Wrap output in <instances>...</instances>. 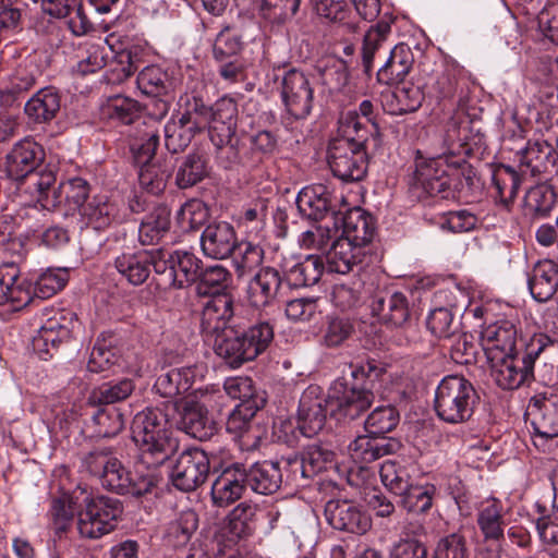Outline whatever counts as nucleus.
Masks as SVG:
<instances>
[{
	"label": "nucleus",
	"mask_w": 558,
	"mask_h": 558,
	"mask_svg": "<svg viewBox=\"0 0 558 558\" xmlns=\"http://www.w3.org/2000/svg\"><path fill=\"white\" fill-rule=\"evenodd\" d=\"M233 316V301L229 294L210 298L203 306L201 330L214 340L215 353L231 367H240L255 360L274 339V328L262 322L239 332L228 327Z\"/></svg>",
	"instance_id": "f257e3e1"
},
{
	"label": "nucleus",
	"mask_w": 558,
	"mask_h": 558,
	"mask_svg": "<svg viewBox=\"0 0 558 558\" xmlns=\"http://www.w3.org/2000/svg\"><path fill=\"white\" fill-rule=\"evenodd\" d=\"M82 466L97 476L104 488L119 495L142 497L151 492L157 483L156 469L137 465L134 473L128 471L110 448H96L82 459Z\"/></svg>",
	"instance_id": "f03ea898"
},
{
	"label": "nucleus",
	"mask_w": 558,
	"mask_h": 558,
	"mask_svg": "<svg viewBox=\"0 0 558 558\" xmlns=\"http://www.w3.org/2000/svg\"><path fill=\"white\" fill-rule=\"evenodd\" d=\"M132 438L138 447L137 465L157 469L174 452L169 414L160 408H146L132 422Z\"/></svg>",
	"instance_id": "7ed1b4c3"
},
{
	"label": "nucleus",
	"mask_w": 558,
	"mask_h": 558,
	"mask_svg": "<svg viewBox=\"0 0 558 558\" xmlns=\"http://www.w3.org/2000/svg\"><path fill=\"white\" fill-rule=\"evenodd\" d=\"M473 384L463 376L448 375L435 391L434 409L437 416L447 423L458 424L471 418L478 402Z\"/></svg>",
	"instance_id": "20e7f679"
},
{
	"label": "nucleus",
	"mask_w": 558,
	"mask_h": 558,
	"mask_svg": "<svg viewBox=\"0 0 558 558\" xmlns=\"http://www.w3.org/2000/svg\"><path fill=\"white\" fill-rule=\"evenodd\" d=\"M553 341L545 333H536L526 345L523 356L518 354L506 355L492 364L490 375L495 384L504 390L518 389L530 385L534 379V362L541 352Z\"/></svg>",
	"instance_id": "39448f33"
},
{
	"label": "nucleus",
	"mask_w": 558,
	"mask_h": 558,
	"mask_svg": "<svg viewBox=\"0 0 558 558\" xmlns=\"http://www.w3.org/2000/svg\"><path fill=\"white\" fill-rule=\"evenodd\" d=\"M81 495L84 496V508L77 512L81 536L96 539L113 531L123 511L121 501L106 496L89 498L83 490Z\"/></svg>",
	"instance_id": "423d86ee"
},
{
	"label": "nucleus",
	"mask_w": 558,
	"mask_h": 558,
	"mask_svg": "<svg viewBox=\"0 0 558 558\" xmlns=\"http://www.w3.org/2000/svg\"><path fill=\"white\" fill-rule=\"evenodd\" d=\"M330 414L338 418L355 420L374 402V393L364 383L349 377L333 381L328 392Z\"/></svg>",
	"instance_id": "0eeeda50"
},
{
	"label": "nucleus",
	"mask_w": 558,
	"mask_h": 558,
	"mask_svg": "<svg viewBox=\"0 0 558 558\" xmlns=\"http://www.w3.org/2000/svg\"><path fill=\"white\" fill-rule=\"evenodd\" d=\"M445 162L441 157L416 160L415 170L409 181L410 191L415 197H454Z\"/></svg>",
	"instance_id": "6e6552de"
},
{
	"label": "nucleus",
	"mask_w": 558,
	"mask_h": 558,
	"mask_svg": "<svg viewBox=\"0 0 558 558\" xmlns=\"http://www.w3.org/2000/svg\"><path fill=\"white\" fill-rule=\"evenodd\" d=\"M198 117L204 123H209V135L211 142L218 146H233L235 136L238 106L233 98L223 96L210 108L201 106Z\"/></svg>",
	"instance_id": "1a4fd4ad"
},
{
	"label": "nucleus",
	"mask_w": 558,
	"mask_h": 558,
	"mask_svg": "<svg viewBox=\"0 0 558 558\" xmlns=\"http://www.w3.org/2000/svg\"><path fill=\"white\" fill-rule=\"evenodd\" d=\"M280 96L287 112L295 119H305L313 109L314 89L310 77L302 71H284Z\"/></svg>",
	"instance_id": "9d476101"
},
{
	"label": "nucleus",
	"mask_w": 558,
	"mask_h": 558,
	"mask_svg": "<svg viewBox=\"0 0 558 558\" xmlns=\"http://www.w3.org/2000/svg\"><path fill=\"white\" fill-rule=\"evenodd\" d=\"M327 163L332 174L343 182L361 181L367 172L365 148H354L345 142H329Z\"/></svg>",
	"instance_id": "9b49d317"
},
{
	"label": "nucleus",
	"mask_w": 558,
	"mask_h": 558,
	"mask_svg": "<svg viewBox=\"0 0 558 558\" xmlns=\"http://www.w3.org/2000/svg\"><path fill=\"white\" fill-rule=\"evenodd\" d=\"M210 462L204 449L192 448L183 451L173 466L172 483L182 492H192L208 477Z\"/></svg>",
	"instance_id": "f8f14e48"
},
{
	"label": "nucleus",
	"mask_w": 558,
	"mask_h": 558,
	"mask_svg": "<svg viewBox=\"0 0 558 558\" xmlns=\"http://www.w3.org/2000/svg\"><path fill=\"white\" fill-rule=\"evenodd\" d=\"M343 202L342 196H337L324 184H313L303 187L296 197V207L300 214L310 219L319 221L331 215L338 220L340 210L337 206Z\"/></svg>",
	"instance_id": "ddd939ff"
},
{
	"label": "nucleus",
	"mask_w": 558,
	"mask_h": 558,
	"mask_svg": "<svg viewBox=\"0 0 558 558\" xmlns=\"http://www.w3.org/2000/svg\"><path fill=\"white\" fill-rule=\"evenodd\" d=\"M45 158V150L31 137L16 142L5 156V173L14 180L21 181L32 177L35 181V172Z\"/></svg>",
	"instance_id": "4468645a"
},
{
	"label": "nucleus",
	"mask_w": 558,
	"mask_h": 558,
	"mask_svg": "<svg viewBox=\"0 0 558 558\" xmlns=\"http://www.w3.org/2000/svg\"><path fill=\"white\" fill-rule=\"evenodd\" d=\"M328 396L319 386L311 385L302 393L298 409L299 429L305 437H313L326 423Z\"/></svg>",
	"instance_id": "2eb2a0df"
},
{
	"label": "nucleus",
	"mask_w": 558,
	"mask_h": 558,
	"mask_svg": "<svg viewBox=\"0 0 558 558\" xmlns=\"http://www.w3.org/2000/svg\"><path fill=\"white\" fill-rule=\"evenodd\" d=\"M209 395H202V400L186 398L180 409V428L198 440H208L217 432L215 421L209 416L207 401Z\"/></svg>",
	"instance_id": "dca6fc26"
},
{
	"label": "nucleus",
	"mask_w": 558,
	"mask_h": 558,
	"mask_svg": "<svg viewBox=\"0 0 558 558\" xmlns=\"http://www.w3.org/2000/svg\"><path fill=\"white\" fill-rule=\"evenodd\" d=\"M136 84L143 94L158 98L154 114L159 119L163 118L170 109V94L174 87L169 73L160 66L148 65L138 73Z\"/></svg>",
	"instance_id": "f3484780"
},
{
	"label": "nucleus",
	"mask_w": 558,
	"mask_h": 558,
	"mask_svg": "<svg viewBox=\"0 0 558 558\" xmlns=\"http://www.w3.org/2000/svg\"><path fill=\"white\" fill-rule=\"evenodd\" d=\"M517 159L521 174L534 178L550 173L556 168L558 154L547 141H529L517 153Z\"/></svg>",
	"instance_id": "a211bd4d"
},
{
	"label": "nucleus",
	"mask_w": 558,
	"mask_h": 558,
	"mask_svg": "<svg viewBox=\"0 0 558 558\" xmlns=\"http://www.w3.org/2000/svg\"><path fill=\"white\" fill-rule=\"evenodd\" d=\"M204 128L205 123L198 117L197 106L195 112L185 111L172 117L165 125L166 148L172 154L183 151L191 144L195 134Z\"/></svg>",
	"instance_id": "6ab92c4d"
},
{
	"label": "nucleus",
	"mask_w": 558,
	"mask_h": 558,
	"mask_svg": "<svg viewBox=\"0 0 558 558\" xmlns=\"http://www.w3.org/2000/svg\"><path fill=\"white\" fill-rule=\"evenodd\" d=\"M327 522L336 530L364 534L371 527L369 518L354 504L347 500H329L325 506Z\"/></svg>",
	"instance_id": "aec40b11"
},
{
	"label": "nucleus",
	"mask_w": 558,
	"mask_h": 558,
	"mask_svg": "<svg viewBox=\"0 0 558 558\" xmlns=\"http://www.w3.org/2000/svg\"><path fill=\"white\" fill-rule=\"evenodd\" d=\"M32 300L31 286L21 277L14 264L0 266V305L9 306V311H20Z\"/></svg>",
	"instance_id": "412c9836"
},
{
	"label": "nucleus",
	"mask_w": 558,
	"mask_h": 558,
	"mask_svg": "<svg viewBox=\"0 0 558 558\" xmlns=\"http://www.w3.org/2000/svg\"><path fill=\"white\" fill-rule=\"evenodd\" d=\"M281 286L282 276L278 269L262 267L247 283L246 299L254 307L269 306L277 300Z\"/></svg>",
	"instance_id": "4be33fe9"
},
{
	"label": "nucleus",
	"mask_w": 558,
	"mask_h": 558,
	"mask_svg": "<svg viewBox=\"0 0 558 558\" xmlns=\"http://www.w3.org/2000/svg\"><path fill=\"white\" fill-rule=\"evenodd\" d=\"M481 341L488 361L512 355L517 342V328L510 320L496 322L482 330Z\"/></svg>",
	"instance_id": "5701e85b"
},
{
	"label": "nucleus",
	"mask_w": 558,
	"mask_h": 558,
	"mask_svg": "<svg viewBox=\"0 0 558 558\" xmlns=\"http://www.w3.org/2000/svg\"><path fill=\"white\" fill-rule=\"evenodd\" d=\"M530 408L533 442L537 448H544L547 440L558 437V409L537 397L531 399Z\"/></svg>",
	"instance_id": "b1692460"
},
{
	"label": "nucleus",
	"mask_w": 558,
	"mask_h": 558,
	"mask_svg": "<svg viewBox=\"0 0 558 558\" xmlns=\"http://www.w3.org/2000/svg\"><path fill=\"white\" fill-rule=\"evenodd\" d=\"M244 466L235 463L226 468L211 485V500L217 507H227L243 495L246 487Z\"/></svg>",
	"instance_id": "393cba45"
},
{
	"label": "nucleus",
	"mask_w": 558,
	"mask_h": 558,
	"mask_svg": "<svg viewBox=\"0 0 558 558\" xmlns=\"http://www.w3.org/2000/svg\"><path fill=\"white\" fill-rule=\"evenodd\" d=\"M236 244L234 228L226 221L208 225L201 235V247L203 253L214 259L229 257Z\"/></svg>",
	"instance_id": "a878e982"
},
{
	"label": "nucleus",
	"mask_w": 558,
	"mask_h": 558,
	"mask_svg": "<svg viewBox=\"0 0 558 558\" xmlns=\"http://www.w3.org/2000/svg\"><path fill=\"white\" fill-rule=\"evenodd\" d=\"M339 222L342 227L340 238L365 250V246L372 241L375 232L373 217L362 208L353 207L347 209L344 214L340 210V215H338V223Z\"/></svg>",
	"instance_id": "bb28decb"
},
{
	"label": "nucleus",
	"mask_w": 558,
	"mask_h": 558,
	"mask_svg": "<svg viewBox=\"0 0 558 558\" xmlns=\"http://www.w3.org/2000/svg\"><path fill=\"white\" fill-rule=\"evenodd\" d=\"M62 97L56 87L37 90L24 105V113L34 124H48L61 110Z\"/></svg>",
	"instance_id": "cd10ccee"
},
{
	"label": "nucleus",
	"mask_w": 558,
	"mask_h": 558,
	"mask_svg": "<svg viewBox=\"0 0 558 558\" xmlns=\"http://www.w3.org/2000/svg\"><path fill=\"white\" fill-rule=\"evenodd\" d=\"M371 310L383 324L392 327L404 326L410 317L408 299L401 292L376 294Z\"/></svg>",
	"instance_id": "c85d7f7f"
},
{
	"label": "nucleus",
	"mask_w": 558,
	"mask_h": 558,
	"mask_svg": "<svg viewBox=\"0 0 558 558\" xmlns=\"http://www.w3.org/2000/svg\"><path fill=\"white\" fill-rule=\"evenodd\" d=\"M527 286L535 301H549L558 291V263L550 258L538 260L529 276Z\"/></svg>",
	"instance_id": "c756f323"
},
{
	"label": "nucleus",
	"mask_w": 558,
	"mask_h": 558,
	"mask_svg": "<svg viewBox=\"0 0 558 558\" xmlns=\"http://www.w3.org/2000/svg\"><path fill=\"white\" fill-rule=\"evenodd\" d=\"M365 250L348 240L337 238L325 253V268L329 272L345 275L363 263Z\"/></svg>",
	"instance_id": "7c9ffc66"
},
{
	"label": "nucleus",
	"mask_w": 558,
	"mask_h": 558,
	"mask_svg": "<svg viewBox=\"0 0 558 558\" xmlns=\"http://www.w3.org/2000/svg\"><path fill=\"white\" fill-rule=\"evenodd\" d=\"M122 220L118 204L109 201L106 196H94L80 214L81 223L95 230H105Z\"/></svg>",
	"instance_id": "2f4dec72"
},
{
	"label": "nucleus",
	"mask_w": 558,
	"mask_h": 558,
	"mask_svg": "<svg viewBox=\"0 0 558 558\" xmlns=\"http://www.w3.org/2000/svg\"><path fill=\"white\" fill-rule=\"evenodd\" d=\"M245 483L253 492L260 495L276 493L282 483V473L278 462L263 461L244 468Z\"/></svg>",
	"instance_id": "473e14b6"
},
{
	"label": "nucleus",
	"mask_w": 558,
	"mask_h": 558,
	"mask_svg": "<svg viewBox=\"0 0 558 558\" xmlns=\"http://www.w3.org/2000/svg\"><path fill=\"white\" fill-rule=\"evenodd\" d=\"M398 444L372 434L360 435L348 446L351 459L356 463H369L392 453Z\"/></svg>",
	"instance_id": "72a5a7b5"
},
{
	"label": "nucleus",
	"mask_w": 558,
	"mask_h": 558,
	"mask_svg": "<svg viewBox=\"0 0 558 558\" xmlns=\"http://www.w3.org/2000/svg\"><path fill=\"white\" fill-rule=\"evenodd\" d=\"M154 254L142 250L135 253H122L114 259L118 272L131 284L144 283L150 275Z\"/></svg>",
	"instance_id": "f704fd0d"
},
{
	"label": "nucleus",
	"mask_w": 558,
	"mask_h": 558,
	"mask_svg": "<svg viewBox=\"0 0 558 558\" xmlns=\"http://www.w3.org/2000/svg\"><path fill=\"white\" fill-rule=\"evenodd\" d=\"M414 63V54L407 44H398L391 50L385 64L378 70V82L392 85L402 82Z\"/></svg>",
	"instance_id": "c9c22d12"
},
{
	"label": "nucleus",
	"mask_w": 558,
	"mask_h": 558,
	"mask_svg": "<svg viewBox=\"0 0 558 558\" xmlns=\"http://www.w3.org/2000/svg\"><path fill=\"white\" fill-rule=\"evenodd\" d=\"M202 260L187 251H174L170 253V271L167 286L183 288L195 282L201 275Z\"/></svg>",
	"instance_id": "e433bc0d"
},
{
	"label": "nucleus",
	"mask_w": 558,
	"mask_h": 558,
	"mask_svg": "<svg viewBox=\"0 0 558 558\" xmlns=\"http://www.w3.org/2000/svg\"><path fill=\"white\" fill-rule=\"evenodd\" d=\"M256 506L248 502H241L227 517L222 529L223 535L232 543L246 538L255 530L254 520Z\"/></svg>",
	"instance_id": "4c0bfd02"
},
{
	"label": "nucleus",
	"mask_w": 558,
	"mask_h": 558,
	"mask_svg": "<svg viewBox=\"0 0 558 558\" xmlns=\"http://www.w3.org/2000/svg\"><path fill=\"white\" fill-rule=\"evenodd\" d=\"M477 524L485 539L499 541L504 537V507L500 500L489 498L477 509Z\"/></svg>",
	"instance_id": "58836bf2"
},
{
	"label": "nucleus",
	"mask_w": 558,
	"mask_h": 558,
	"mask_svg": "<svg viewBox=\"0 0 558 558\" xmlns=\"http://www.w3.org/2000/svg\"><path fill=\"white\" fill-rule=\"evenodd\" d=\"M325 269L322 257L308 255L303 260L289 266L284 264V274L290 286L295 288L310 287L319 281Z\"/></svg>",
	"instance_id": "ea45409f"
},
{
	"label": "nucleus",
	"mask_w": 558,
	"mask_h": 558,
	"mask_svg": "<svg viewBox=\"0 0 558 558\" xmlns=\"http://www.w3.org/2000/svg\"><path fill=\"white\" fill-rule=\"evenodd\" d=\"M194 378L195 372L191 367L172 368L158 376L154 388L159 396L174 399L192 388Z\"/></svg>",
	"instance_id": "a19ab883"
},
{
	"label": "nucleus",
	"mask_w": 558,
	"mask_h": 558,
	"mask_svg": "<svg viewBox=\"0 0 558 558\" xmlns=\"http://www.w3.org/2000/svg\"><path fill=\"white\" fill-rule=\"evenodd\" d=\"M557 195L554 189L547 184H537L529 189L523 198L525 216L532 219H545L550 216Z\"/></svg>",
	"instance_id": "79ce46f5"
},
{
	"label": "nucleus",
	"mask_w": 558,
	"mask_h": 558,
	"mask_svg": "<svg viewBox=\"0 0 558 558\" xmlns=\"http://www.w3.org/2000/svg\"><path fill=\"white\" fill-rule=\"evenodd\" d=\"M56 172L47 167L35 174L33 185L37 191V202L44 209L51 210L64 206L63 183L56 186Z\"/></svg>",
	"instance_id": "37998d69"
},
{
	"label": "nucleus",
	"mask_w": 558,
	"mask_h": 558,
	"mask_svg": "<svg viewBox=\"0 0 558 558\" xmlns=\"http://www.w3.org/2000/svg\"><path fill=\"white\" fill-rule=\"evenodd\" d=\"M521 180L517 171L509 166H501L493 173L496 203L507 211L518 194Z\"/></svg>",
	"instance_id": "c03bdc74"
},
{
	"label": "nucleus",
	"mask_w": 558,
	"mask_h": 558,
	"mask_svg": "<svg viewBox=\"0 0 558 558\" xmlns=\"http://www.w3.org/2000/svg\"><path fill=\"white\" fill-rule=\"evenodd\" d=\"M170 211L165 206L155 207L142 220L138 240L143 245L156 244L169 230Z\"/></svg>",
	"instance_id": "a18cd8bd"
},
{
	"label": "nucleus",
	"mask_w": 558,
	"mask_h": 558,
	"mask_svg": "<svg viewBox=\"0 0 558 558\" xmlns=\"http://www.w3.org/2000/svg\"><path fill=\"white\" fill-rule=\"evenodd\" d=\"M368 131L354 111L342 113L338 121L337 136L330 142H345L354 148H365Z\"/></svg>",
	"instance_id": "49530a36"
},
{
	"label": "nucleus",
	"mask_w": 558,
	"mask_h": 558,
	"mask_svg": "<svg viewBox=\"0 0 558 558\" xmlns=\"http://www.w3.org/2000/svg\"><path fill=\"white\" fill-rule=\"evenodd\" d=\"M390 32V24L386 21H380L365 33L361 50L362 64L367 74L373 70L376 53L387 48V39Z\"/></svg>",
	"instance_id": "de8ad7c7"
},
{
	"label": "nucleus",
	"mask_w": 558,
	"mask_h": 558,
	"mask_svg": "<svg viewBox=\"0 0 558 558\" xmlns=\"http://www.w3.org/2000/svg\"><path fill=\"white\" fill-rule=\"evenodd\" d=\"M383 485L396 496L403 494L412 483L410 465L397 460H386L379 469Z\"/></svg>",
	"instance_id": "09e8293b"
},
{
	"label": "nucleus",
	"mask_w": 558,
	"mask_h": 558,
	"mask_svg": "<svg viewBox=\"0 0 558 558\" xmlns=\"http://www.w3.org/2000/svg\"><path fill=\"white\" fill-rule=\"evenodd\" d=\"M436 487L433 484L411 483L403 494H400V506L408 512L425 513L433 506Z\"/></svg>",
	"instance_id": "8fccbe9b"
},
{
	"label": "nucleus",
	"mask_w": 558,
	"mask_h": 558,
	"mask_svg": "<svg viewBox=\"0 0 558 558\" xmlns=\"http://www.w3.org/2000/svg\"><path fill=\"white\" fill-rule=\"evenodd\" d=\"M232 283L231 272L221 265H214L201 271L197 291L199 294H208L211 298L227 294L226 291Z\"/></svg>",
	"instance_id": "3c124183"
},
{
	"label": "nucleus",
	"mask_w": 558,
	"mask_h": 558,
	"mask_svg": "<svg viewBox=\"0 0 558 558\" xmlns=\"http://www.w3.org/2000/svg\"><path fill=\"white\" fill-rule=\"evenodd\" d=\"M138 182L141 186L151 194L161 193L168 179L172 173V165H161L159 162H148L140 165Z\"/></svg>",
	"instance_id": "603ef678"
},
{
	"label": "nucleus",
	"mask_w": 558,
	"mask_h": 558,
	"mask_svg": "<svg viewBox=\"0 0 558 558\" xmlns=\"http://www.w3.org/2000/svg\"><path fill=\"white\" fill-rule=\"evenodd\" d=\"M424 532V526L418 523H411L405 529L407 537L400 538L396 542L389 554V558H426L427 549L425 545L415 537H409L410 534L414 536Z\"/></svg>",
	"instance_id": "864d4df0"
},
{
	"label": "nucleus",
	"mask_w": 558,
	"mask_h": 558,
	"mask_svg": "<svg viewBox=\"0 0 558 558\" xmlns=\"http://www.w3.org/2000/svg\"><path fill=\"white\" fill-rule=\"evenodd\" d=\"M208 174L207 161L201 154H190L178 169L175 182L180 189L191 187Z\"/></svg>",
	"instance_id": "5fc2aeb1"
},
{
	"label": "nucleus",
	"mask_w": 558,
	"mask_h": 558,
	"mask_svg": "<svg viewBox=\"0 0 558 558\" xmlns=\"http://www.w3.org/2000/svg\"><path fill=\"white\" fill-rule=\"evenodd\" d=\"M69 280V272L63 268H48L34 282L32 296L45 300L61 291Z\"/></svg>",
	"instance_id": "6e6d98bb"
},
{
	"label": "nucleus",
	"mask_w": 558,
	"mask_h": 558,
	"mask_svg": "<svg viewBox=\"0 0 558 558\" xmlns=\"http://www.w3.org/2000/svg\"><path fill=\"white\" fill-rule=\"evenodd\" d=\"M232 254L235 270L239 276H243L262 265L265 252L257 243L241 241L236 242Z\"/></svg>",
	"instance_id": "4d7b16f0"
},
{
	"label": "nucleus",
	"mask_w": 558,
	"mask_h": 558,
	"mask_svg": "<svg viewBox=\"0 0 558 558\" xmlns=\"http://www.w3.org/2000/svg\"><path fill=\"white\" fill-rule=\"evenodd\" d=\"M265 404L266 399L259 397H257L253 403H239L228 416L226 423L227 432L235 436H241L248 430L256 412L264 408Z\"/></svg>",
	"instance_id": "13d9d810"
},
{
	"label": "nucleus",
	"mask_w": 558,
	"mask_h": 558,
	"mask_svg": "<svg viewBox=\"0 0 558 558\" xmlns=\"http://www.w3.org/2000/svg\"><path fill=\"white\" fill-rule=\"evenodd\" d=\"M158 145L159 135L155 129L146 126L140 130L130 145L135 163L153 162Z\"/></svg>",
	"instance_id": "bf43d9fd"
},
{
	"label": "nucleus",
	"mask_w": 558,
	"mask_h": 558,
	"mask_svg": "<svg viewBox=\"0 0 558 558\" xmlns=\"http://www.w3.org/2000/svg\"><path fill=\"white\" fill-rule=\"evenodd\" d=\"M301 0H260L259 15L271 24H283L299 11Z\"/></svg>",
	"instance_id": "052dcab7"
},
{
	"label": "nucleus",
	"mask_w": 558,
	"mask_h": 558,
	"mask_svg": "<svg viewBox=\"0 0 558 558\" xmlns=\"http://www.w3.org/2000/svg\"><path fill=\"white\" fill-rule=\"evenodd\" d=\"M107 63L106 47L85 43L77 51L76 72L87 75L101 70Z\"/></svg>",
	"instance_id": "680f3d73"
},
{
	"label": "nucleus",
	"mask_w": 558,
	"mask_h": 558,
	"mask_svg": "<svg viewBox=\"0 0 558 558\" xmlns=\"http://www.w3.org/2000/svg\"><path fill=\"white\" fill-rule=\"evenodd\" d=\"M333 456V452L323 445L311 444L306 446L302 453V475L312 477L323 472L332 462Z\"/></svg>",
	"instance_id": "e2e57ef3"
},
{
	"label": "nucleus",
	"mask_w": 558,
	"mask_h": 558,
	"mask_svg": "<svg viewBox=\"0 0 558 558\" xmlns=\"http://www.w3.org/2000/svg\"><path fill=\"white\" fill-rule=\"evenodd\" d=\"M457 73L458 71L453 65H444L433 72L426 87L429 93L439 99L450 98L457 89Z\"/></svg>",
	"instance_id": "0e129e2a"
},
{
	"label": "nucleus",
	"mask_w": 558,
	"mask_h": 558,
	"mask_svg": "<svg viewBox=\"0 0 558 558\" xmlns=\"http://www.w3.org/2000/svg\"><path fill=\"white\" fill-rule=\"evenodd\" d=\"M400 420L399 412L392 405L378 407L372 411L365 421L366 430L380 436L396 428Z\"/></svg>",
	"instance_id": "69168bd1"
},
{
	"label": "nucleus",
	"mask_w": 558,
	"mask_h": 558,
	"mask_svg": "<svg viewBox=\"0 0 558 558\" xmlns=\"http://www.w3.org/2000/svg\"><path fill=\"white\" fill-rule=\"evenodd\" d=\"M63 193L65 214L77 213L80 215L89 201V184L82 178H72L63 183Z\"/></svg>",
	"instance_id": "338daca9"
},
{
	"label": "nucleus",
	"mask_w": 558,
	"mask_h": 558,
	"mask_svg": "<svg viewBox=\"0 0 558 558\" xmlns=\"http://www.w3.org/2000/svg\"><path fill=\"white\" fill-rule=\"evenodd\" d=\"M135 386L132 379L124 378L117 383H105L92 393V400L99 404H112L131 396Z\"/></svg>",
	"instance_id": "774afa93"
}]
</instances>
